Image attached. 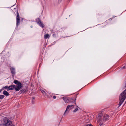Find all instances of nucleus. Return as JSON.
I'll return each instance as SVG.
<instances>
[{
	"instance_id": "obj_1",
	"label": "nucleus",
	"mask_w": 126,
	"mask_h": 126,
	"mask_svg": "<svg viewBox=\"0 0 126 126\" xmlns=\"http://www.w3.org/2000/svg\"><path fill=\"white\" fill-rule=\"evenodd\" d=\"M110 119V116L108 114H105L102 117V114H100L98 115L97 117V122L101 126L104 123Z\"/></svg>"
},
{
	"instance_id": "obj_2",
	"label": "nucleus",
	"mask_w": 126,
	"mask_h": 126,
	"mask_svg": "<svg viewBox=\"0 0 126 126\" xmlns=\"http://www.w3.org/2000/svg\"><path fill=\"white\" fill-rule=\"evenodd\" d=\"M14 83L15 84H16V86H15V89L16 91H18L22 87L23 85L18 81L15 80L14 81Z\"/></svg>"
},
{
	"instance_id": "obj_3",
	"label": "nucleus",
	"mask_w": 126,
	"mask_h": 126,
	"mask_svg": "<svg viewBox=\"0 0 126 126\" xmlns=\"http://www.w3.org/2000/svg\"><path fill=\"white\" fill-rule=\"evenodd\" d=\"M3 121V123L2 124V126H7L12 123L11 121L6 117H4Z\"/></svg>"
},
{
	"instance_id": "obj_4",
	"label": "nucleus",
	"mask_w": 126,
	"mask_h": 126,
	"mask_svg": "<svg viewBox=\"0 0 126 126\" xmlns=\"http://www.w3.org/2000/svg\"><path fill=\"white\" fill-rule=\"evenodd\" d=\"M75 105H68L66 108V110L64 114V115L67 114L69 112L70 110L75 107Z\"/></svg>"
},
{
	"instance_id": "obj_5",
	"label": "nucleus",
	"mask_w": 126,
	"mask_h": 126,
	"mask_svg": "<svg viewBox=\"0 0 126 126\" xmlns=\"http://www.w3.org/2000/svg\"><path fill=\"white\" fill-rule=\"evenodd\" d=\"M62 98L64 100L66 103H74V101L75 100H73V101H72L73 100H70V99L67 97H63Z\"/></svg>"
},
{
	"instance_id": "obj_6",
	"label": "nucleus",
	"mask_w": 126,
	"mask_h": 126,
	"mask_svg": "<svg viewBox=\"0 0 126 126\" xmlns=\"http://www.w3.org/2000/svg\"><path fill=\"white\" fill-rule=\"evenodd\" d=\"M15 85H12L9 86H6L4 87V88L6 89L7 91L9 90H12L15 89Z\"/></svg>"
},
{
	"instance_id": "obj_7",
	"label": "nucleus",
	"mask_w": 126,
	"mask_h": 126,
	"mask_svg": "<svg viewBox=\"0 0 126 126\" xmlns=\"http://www.w3.org/2000/svg\"><path fill=\"white\" fill-rule=\"evenodd\" d=\"M20 17L18 13V11H17V17H16V25L17 26H18L19 23H20Z\"/></svg>"
},
{
	"instance_id": "obj_8",
	"label": "nucleus",
	"mask_w": 126,
	"mask_h": 126,
	"mask_svg": "<svg viewBox=\"0 0 126 126\" xmlns=\"http://www.w3.org/2000/svg\"><path fill=\"white\" fill-rule=\"evenodd\" d=\"M36 21L40 27L42 28H43L44 25L43 23L41 22V20L39 18L36 19Z\"/></svg>"
},
{
	"instance_id": "obj_9",
	"label": "nucleus",
	"mask_w": 126,
	"mask_h": 126,
	"mask_svg": "<svg viewBox=\"0 0 126 126\" xmlns=\"http://www.w3.org/2000/svg\"><path fill=\"white\" fill-rule=\"evenodd\" d=\"M75 101L76 99H75L74 101V104H75V107H76V108L75 109L73 110V112H75L77 111L78 110V108H79V107L78 106H77L76 104V103H75Z\"/></svg>"
},
{
	"instance_id": "obj_10",
	"label": "nucleus",
	"mask_w": 126,
	"mask_h": 126,
	"mask_svg": "<svg viewBox=\"0 0 126 126\" xmlns=\"http://www.w3.org/2000/svg\"><path fill=\"white\" fill-rule=\"evenodd\" d=\"M11 73L13 74H14L15 73V69L13 67H11L10 68Z\"/></svg>"
},
{
	"instance_id": "obj_11",
	"label": "nucleus",
	"mask_w": 126,
	"mask_h": 126,
	"mask_svg": "<svg viewBox=\"0 0 126 126\" xmlns=\"http://www.w3.org/2000/svg\"><path fill=\"white\" fill-rule=\"evenodd\" d=\"M3 94L5 96H7L9 95L8 93L5 90L3 91Z\"/></svg>"
},
{
	"instance_id": "obj_12",
	"label": "nucleus",
	"mask_w": 126,
	"mask_h": 126,
	"mask_svg": "<svg viewBox=\"0 0 126 126\" xmlns=\"http://www.w3.org/2000/svg\"><path fill=\"white\" fill-rule=\"evenodd\" d=\"M49 35L48 34H46L44 36V38L45 39H47L49 37Z\"/></svg>"
},
{
	"instance_id": "obj_13",
	"label": "nucleus",
	"mask_w": 126,
	"mask_h": 126,
	"mask_svg": "<svg viewBox=\"0 0 126 126\" xmlns=\"http://www.w3.org/2000/svg\"><path fill=\"white\" fill-rule=\"evenodd\" d=\"M4 96L3 95H0V99H3L4 98Z\"/></svg>"
},
{
	"instance_id": "obj_14",
	"label": "nucleus",
	"mask_w": 126,
	"mask_h": 126,
	"mask_svg": "<svg viewBox=\"0 0 126 126\" xmlns=\"http://www.w3.org/2000/svg\"><path fill=\"white\" fill-rule=\"evenodd\" d=\"M86 126H92V125L91 124H87Z\"/></svg>"
},
{
	"instance_id": "obj_15",
	"label": "nucleus",
	"mask_w": 126,
	"mask_h": 126,
	"mask_svg": "<svg viewBox=\"0 0 126 126\" xmlns=\"http://www.w3.org/2000/svg\"><path fill=\"white\" fill-rule=\"evenodd\" d=\"M41 92H42V93H44L45 92L44 91V90H41Z\"/></svg>"
},
{
	"instance_id": "obj_16",
	"label": "nucleus",
	"mask_w": 126,
	"mask_h": 126,
	"mask_svg": "<svg viewBox=\"0 0 126 126\" xmlns=\"http://www.w3.org/2000/svg\"><path fill=\"white\" fill-rule=\"evenodd\" d=\"M56 98V96H53V98L54 99H55Z\"/></svg>"
},
{
	"instance_id": "obj_17",
	"label": "nucleus",
	"mask_w": 126,
	"mask_h": 126,
	"mask_svg": "<svg viewBox=\"0 0 126 126\" xmlns=\"http://www.w3.org/2000/svg\"><path fill=\"white\" fill-rule=\"evenodd\" d=\"M125 66H124L123 67V68H122V69H123L124 68H125Z\"/></svg>"
},
{
	"instance_id": "obj_18",
	"label": "nucleus",
	"mask_w": 126,
	"mask_h": 126,
	"mask_svg": "<svg viewBox=\"0 0 126 126\" xmlns=\"http://www.w3.org/2000/svg\"><path fill=\"white\" fill-rule=\"evenodd\" d=\"M1 91V90H0V92Z\"/></svg>"
}]
</instances>
